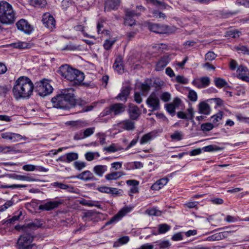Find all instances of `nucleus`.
Here are the masks:
<instances>
[{"instance_id":"obj_12","label":"nucleus","mask_w":249,"mask_h":249,"mask_svg":"<svg viewBox=\"0 0 249 249\" xmlns=\"http://www.w3.org/2000/svg\"><path fill=\"white\" fill-rule=\"evenodd\" d=\"M63 202L61 200L58 201H48L46 203L39 206V210L42 211H49L57 208L60 205L62 204Z\"/></svg>"},{"instance_id":"obj_38","label":"nucleus","mask_w":249,"mask_h":249,"mask_svg":"<svg viewBox=\"0 0 249 249\" xmlns=\"http://www.w3.org/2000/svg\"><path fill=\"white\" fill-rule=\"evenodd\" d=\"M31 3L33 5L39 7H44L47 4L46 0H31Z\"/></svg>"},{"instance_id":"obj_26","label":"nucleus","mask_w":249,"mask_h":249,"mask_svg":"<svg viewBox=\"0 0 249 249\" xmlns=\"http://www.w3.org/2000/svg\"><path fill=\"white\" fill-rule=\"evenodd\" d=\"M168 181L167 178H162L154 183L151 187V189L153 190H159L163 186L165 185Z\"/></svg>"},{"instance_id":"obj_8","label":"nucleus","mask_w":249,"mask_h":249,"mask_svg":"<svg viewBox=\"0 0 249 249\" xmlns=\"http://www.w3.org/2000/svg\"><path fill=\"white\" fill-rule=\"evenodd\" d=\"M132 210L131 207H124L122 208L119 212L113 216L109 221L107 222L105 226H107L110 224H115L120 221L122 218L125 216L127 213L130 212Z\"/></svg>"},{"instance_id":"obj_55","label":"nucleus","mask_w":249,"mask_h":249,"mask_svg":"<svg viewBox=\"0 0 249 249\" xmlns=\"http://www.w3.org/2000/svg\"><path fill=\"white\" fill-rule=\"evenodd\" d=\"M22 169L26 171H34L36 169V166L32 164H26L23 166Z\"/></svg>"},{"instance_id":"obj_44","label":"nucleus","mask_w":249,"mask_h":249,"mask_svg":"<svg viewBox=\"0 0 249 249\" xmlns=\"http://www.w3.org/2000/svg\"><path fill=\"white\" fill-rule=\"evenodd\" d=\"M95 128L94 127H89L85 129L83 133L85 138L89 137L92 135L95 131Z\"/></svg>"},{"instance_id":"obj_40","label":"nucleus","mask_w":249,"mask_h":249,"mask_svg":"<svg viewBox=\"0 0 249 249\" xmlns=\"http://www.w3.org/2000/svg\"><path fill=\"white\" fill-rule=\"evenodd\" d=\"M183 135L181 131H176L173 134L171 135V138L173 140L180 141L183 138Z\"/></svg>"},{"instance_id":"obj_23","label":"nucleus","mask_w":249,"mask_h":249,"mask_svg":"<svg viewBox=\"0 0 249 249\" xmlns=\"http://www.w3.org/2000/svg\"><path fill=\"white\" fill-rule=\"evenodd\" d=\"M130 90L131 88L128 86L123 87L122 89L121 92L116 97V98L121 101L126 102L127 97L130 94Z\"/></svg>"},{"instance_id":"obj_32","label":"nucleus","mask_w":249,"mask_h":249,"mask_svg":"<svg viewBox=\"0 0 249 249\" xmlns=\"http://www.w3.org/2000/svg\"><path fill=\"white\" fill-rule=\"evenodd\" d=\"M67 162H71L78 159V154L75 152H70L66 154Z\"/></svg>"},{"instance_id":"obj_10","label":"nucleus","mask_w":249,"mask_h":249,"mask_svg":"<svg viewBox=\"0 0 249 249\" xmlns=\"http://www.w3.org/2000/svg\"><path fill=\"white\" fill-rule=\"evenodd\" d=\"M125 18H124V24L131 26L135 24V20L134 17H138L140 15V13L135 12L130 9H126L125 10Z\"/></svg>"},{"instance_id":"obj_1","label":"nucleus","mask_w":249,"mask_h":249,"mask_svg":"<svg viewBox=\"0 0 249 249\" xmlns=\"http://www.w3.org/2000/svg\"><path fill=\"white\" fill-rule=\"evenodd\" d=\"M51 101L53 107L66 110L73 108L76 105L83 107L86 104L84 100L75 98V91L72 88L60 90L58 93L52 98Z\"/></svg>"},{"instance_id":"obj_63","label":"nucleus","mask_w":249,"mask_h":249,"mask_svg":"<svg viewBox=\"0 0 249 249\" xmlns=\"http://www.w3.org/2000/svg\"><path fill=\"white\" fill-rule=\"evenodd\" d=\"M122 192V191L121 189L118 190V189L116 188H112L110 187V191L109 194H111L113 195L118 196V195H121V193Z\"/></svg>"},{"instance_id":"obj_13","label":"nucleus","mask_w":249,"mask_h":249,"mask_svg":"<svg viewBox=\"0 0 249 249\" xmlns=\"http://www.w3.org/2000/svg\"><path fill=\"white\" fill-rule=\"evenodd\" d=\"M192 83L198 89L205 88L210 85V78L208 76L197 78L195 79Z\"/></svg>"},{"instance_id":"obj_21","label":"nucleus","mask_w":249,"mask_h":249,"mask_svg":"<svg viewBox=\"0 0 249 249\" xmlns=\"http://www.w3.org/2000/svg\"><path fill=\"white\" fill-rule=\"evenodd\" d=\"M1 137L6 140H8L11 142H14L18 141L23 139V137L17 133L4 132L1 134Z\"/></svg>"},{"instance_id":"obj_49","label":"nucleus","mask_w":249,"mask_h":249,"mask_svg":"<svg viewBox=\"0 0 249 249\" xmlns=\"http://www.w3.org/2000/svg\"><path fill=\"white\" fill-rule=\"evenodd\" d=\"M187 116H188V120H190L192 122H194V111L192 107H190L187 109Z\"/></svg>"},{"instance_id":"obj_61","label":"nucleus","mask_w":249,"mask_h":249,"mask_svg":"<svg viewBox=\"0 0 249 249\" xmlns=\"http://www.w3.org/2000/svg\"><path fill=\"white\" fill-rule=\"evenodd\" d=\"M171 239L175 241H180L183 239V236L181 232H178L175 234Z\"/></svg>"},{"instance_id":"obj_14","label":"nucleus","mask_w":249,"mask_h":249,"mask_svg":"<svg viewBox=\"0 0 249 249\" xmlns=\"http://www.w3.org/2000/svg\"><path fill=\"white\" fill-rule=\"evenodd\" d=\"M17 28L23 31L24 33L30 34L32 31V28L30 24L25 19H21L19 20L17 23Z\"/></svg>"},{"instance_id":"obj_41","label":"nucleus","mask_w":249,"mask_h":249,"mask_svg":"<svg viewBox=\"0 0 249 249\" xmlns=\"http://www.w3.org/2000/svg\"><path fill=\"white\" fill-rule=\"evenodd\" d=\"M160 98L162 101L167 102L171 100V95L168 92H164L160 94Z\"/></svg>"},{"instance_id":"obj_50","label":"nucleus","mask_w":249,"mask_h":249,"mask_svg":"<svg viewBox=\"0 0 249 249\" xmlns=\"http://www.w3.org/2000/svg\"><path fill=\"white\" fill-rule=\"evenodd\" d=\"M15 176L16 177L15 178L18 180H26L29 181H33L35 180L33 178L25 176L16 175Z\"/></svg>"},{"instance_id":"obj_33","label":"nucleus","mask_w":249,"mask_h":249,"mask_svg":"<svg viewBox=\"0 0 249 249\" xmlns=\"http://www.w3.org/2000/svg\"><path fill=\"white\" fill-rule=\"evenodd\" d=\"M158 229L159 233L163 234L169 231L171 229V227L167 224H160L159 225Z\"/></svg>"},{"instance_id":"obj_25","label":"nucleus","mask_w":249,"mask_h":249,"mask_svg":"<svg viewBox=\"0 0 249 249\" xmlns=\"http://www.w3.org/2000/svg\"><path fill=\"white\" fill-rule=\"evenodd\" d=\"M107 170V166L105 165H95L93 168V172L99 177H103L104 173Z\"/></svg>"},{"instance_id":"obj_53","label":"nucleus","mask_w":249,"mask_h":249,"mask_svg":"<svg viewBox=\"0 0 249 249\" xmlns=\"http://www.w3.org/2000/svg\"><path fill=\"white\" fill-rule=\"evenodd\" d=\"M216 55L213 52H209L205 54V60L212 61L216 58Z\"/></svg>"},{"instance_id":"obj_17","label":"nucleus","mask_w":249,"mask_h":249,"mask_svg":"<svg viewBox=\"0 0 249 249\" xmlns=\"http://www.w3.org/2000/svg\"><path fill=\"white\" fill-rule=\"evenodd\" d=\"M65 124L67 125L71 126L74 129H79L89 125V124L86 121L81 120L68 121Z\"/></svg>"},{"instance_id":"obj_39","label":"nucleus","mask_w":249,"mask_h":249,"mask_svg":"<svg viewBox=\"0 0 249 249\" xmlns=\"http://www.w3.org/2000/svg\"><path fill=\"white\" fill-rule=\"evenodd\" d=\"M147 1L151 2L153 5L161 8V9H165L166 8V4L158 0H146Z\"/></svg>"},{"instance_id":"obj_24","label":"nucleus","mask_w":249,"mask_h":249,"mask_svg":"<svg viewBox=\"0 0 249 249\" xmlns=\"http://www.w3.org/2000/svg\"><path fill=\"white\" fill-rule=\"evenodd\" d=\"M198 112L206 115L210 114L211 109L208 104L205 102H200L198 105Z\"/></svg>"},{"instance_id":"obj_58","label":"nucleus","mask_w":249,"mask_h":249,"mask_svg":"<svg viewBox=\"0 0 249 249\" xmlns=\"http://www.w3.org/2000/svg\"><path fill=\"white\" fill-rule=\"evenodd\" d=\"M95 154V153H94L93 152H87L85 154V157L86 159L88 161H89L93 160L94 159Z\"/></svg>"},{"instance_id":"obj_4","label":"nucleus","mask_w":249,"mask_h":249,"mask_svg":"<svg viewBox=\"0 0 249 249\" xmlns=\"http://www.w3.org/2000/svg\"><path fill=\"white\" fill-rule=\"evenodd\" d=\"M15 15V12L10 4L5 1H0V21L2 23H13L16 20Z\"/></svg>"},{"instance_id":"obj_16","label":"nucleus","mask_w":249,"mask_h":249,"mask_svg":"<svg viewBox=\"0 0 249 249\" xmlns=\"http://www.w3.org/2000/svg\"><path fill=\"white\" fill-rule=\"evenodd\" d=\"M148 28L151 31L157 34H164L167 31L166 26L156 23H148Z\"/></svg>"},{"instance_id":"obj_35","label":"nucleus","mask_w":249,"mask_h":249,"mask_svg":"<svg viewBox=\"0 0 249 249\" xmlns=\"http://www.w3.org/2000/svg\"><path fill=\"white\" fill-rule=\"evenodd\" d=\"M73 165L76 170L80 171L86 166V163L84 161L78 160L74 161Z\"/></svg>"},{"instance_id":"obj_2","label":"nucleus","mask_w":249,"mask_h":249,"mask_svg":"<svg viewBox=\"0 0 249 249\" xmlns=\"http://www.w3.org/2000/svg\"><path fill=\"white\" fill-rule=\"evenodd\" d=\"M34 88V84L29 78L20 76L15 81L12 91L16 99H25L32 94Z\"/></svg>"},{"instance_id":"obj_30","label":"nucleus","mask_w":249,"mask_h":249,"mask_svg":"<svg viewBox=\"0 0 249 249\" xmlns=\"http://www.w3.org/2000/svg\"><path fill=\"white\" fill-rule=\"evenodd\" d=\"M113 68L118 73H122L123 72V68L121 57H119L116 59L113 64Z\"/></svg>"},{"instance_id":"obj_9","label":"nucleus","mask_w":249,"mask_h":249,"mask_svg":"<svg viewBox=\"0 0 249 249\" xmlns=\"http://www.w3.org/2000/svg\"><path fill=\"white\" fill-rule=\"evenodd\" d=\"M148 107L151 108V111L158 110L160 108V100L154 92H152L147 99L146 101Z\"/></svg>"},{"instance_id":"obj_11","label":"nucleus","mask_w":249,"mask_h":249,"mask_svg":"<svg viewBox=\"0 0 249 249\" xmlns=\"http://www.w3.org/2000/svg\"><path fill=\"white\" fill-rule=\"evenodd\" d=\"M42 21L45 26L51 30L55 28V20L53 16L49 13H46L43 14Z\"/></svg>"},{"instance_id":"obj_6","label":"nucleus","mask_w":249,"mask_h":249,"mask_svg":"<svg viewBox=\"0 0 249 249\" xmlns=\"http://www.w3.org/2000/svg\"><path fill=\"white\" fill-rule=\"evenodd\" d=\"M34 237L29 233H24L19 237L16 247L17 249H32Z\"/></svg>"},{"instance_id":"obj_18","label":"nucleus","mask_w":249,"mask_h":249,"mask_svg":"<svg viewBox=\"0 0 249 249\" xmlns=\"http://www.w3.org/2000/svg\"><path fill=\"white\" fill-rule=\"evenodd\" d=\"M237 72L238 78L249 83V71L246 67L242 66H239L237 70Z\"/></svg>"},{"instance_id":"obj_54","label":"nucleus","mask_w":249,"mask_h":249,"mask_svg":"<svg viewBox=\"0 0 249 249\" xmlns=\"http://www.w3.org/2000/svg\"><path fill=\"white\" fill-rule=\"evenodd\" d=\"M165 107L166 109V110L170 113V114H174L175 112V109L176 107H175V105L174 104H166L165 105Z\"/></svg>"},{"instance_id":"obj_19","label":"nucleus","mask_w":249,"mask_h":249,"mask_svg":"<svg viewBox=\"0 0 249 249\" xmlns=\"http://www.w3.org/2000/svg\"><path fill=\"white\" fill-rule=\"evenodd\" d=\"M128 113L129 114L130 118L131 120H137L141 114V111L135 105H130L128 109Z\"/></svg>"},{"instance_id":"obj_43","label":"nucleus","mask_w":249,"mask_h":249,"mask_svg":"<svg viewBox=\"0 0 249 249\" xmlns=\"http://www.w3.org/2000/svg\"><path fill=\"white\" fill-rule=\"evenodd\" d=\"M188 98L192 102H196L197 100L196 92L194 90H190L189 91Z\"/></svg>"},{"instance_id":"obj_48","label":"nucleus","mask_w":249,"mask_h":249,"mask_svg":"<svg viewBox=\"0 0 249 249\" xmlns=\"http://www.w3.org/2000/svg\"><path fill=\"white\" fill-rule=\"evenodd\" d=\"M223 235V233H217L214 234L212 236H210L207 238L208 240L209 241H214V240H219L221 239L222 236Z\"/></svg>"},{"instance_id":"obj_62","label":"nucleus","mask_w":249,"mask_h":249,"mask_svg":"<svg viewBox=\"0 0 249 249\" xmlns=\"http://www.w3.org/2000/svg\"><path fill=\"white\" fill-rule=\"evenodd\" d=\"M236 50L241 51L244 54H249V49L246 46H241L237 47L236 48Z\"/></svg>"},{"instance_id":"obj_28","label":"nucleus","mask_w":249,"mask_h":249,"mask_svg":"<svg viewBox=\"0 0 249 249\" xmlns=\"http://www.w3.org/2000/svg\"><path fill=\"white\" fill-rule=\"evenodd\" d=\"M168 59L166 57L161 58L157 63L156 67L157 71H160L165 68L168 64Z\"/></svg>"},{"instance_id":"obj_64","label":"nucleus","mask_w":249,"mask_h":249,"mask_svg":"<svg viewBox=\"0 0 249 249\" xmlns=\"http://www.w3.org/2000/svg\"><path fill=\"white\" fill-rule=\"evenodd\" d=\"M159 212L155 209H152L150 210H147L145 211V213L149 215H158Z\"/></svg>"},{"instance_id":"obj_46","label":"nucleus","mask_w":249,"mask_h":249,"mask_svg":"<svg viewBox=\"0 0 249 249\" xmlns=\"http://www.w3.org/2000/svg\"><path fill=\"white\" fill-rule=\"evenodd\" d=\"M51 185L54 187H58L63 190H67L69 188L68 185L59 182H54L52 183Z\"/></svg>"},{"instance_id":"obj_31","label":"nucleus","mask_w":249,"mask_h":249,"mask_svg":"<svg viewBox=\"0 0 249 249\" xmlns=\"http://www.w3.org/2000/svg\"><path fill=\"white\" fill-rule=\"evenodd\" d=\"M214 82L216 87H217L218 88H221L225 86L228 87L227 82L222 78H216L214 79Z\"/></svg>"},{"instance_id":"obj_34","label":"nucleus","mask_w":249,"mask_h":249,"mask_svg":"<svg viewBox=\"0 0 249 249\" xmlns=\"http://www.w3.org/2000/svg\"><path fill=\"white\" fill-rule=\"evenodd\" d=\"M241 32L237 30H230L226 33L225 36L230 37L233 38L239 37L241 35Z\"/></svg>"},{"instance_id":"obj_60","label":"nucleus","mask_w":249,"mask_h":249,"mask_svg":"<svg viewBox=\"0 0 249 249\" xmlns=\"http://www.w3.org/2000/svg\"><path fill=\"white\" fill-rule=\"evenodd\" d=\"M105 150L109 152H115L118 150L115 144L113 143L108 147L104 148Z\"/></svg>"},{"instance_id":"obj_51","label":"nucleus","mask_w":249,"mask_h":249,"mask_svg":"<svg viewBox=\"0 0 249 249\" xmlns=\"http://www.w3.org/2000/svg\"><path fill=\"white\" fill-rule=\"evenodd\" d=\"M87 206L89 207H96L99 209H101V205H100L99 202L97 201H93L91 200H88V205Z\"/></svg>"},{"instance_id":"obj_42","label":"nucleus","mask_w":249,"mask_h":249,"mask_svg":"<svg viewBox=\"0 0 249 249\" xmlns=\"http://www.w3.org/2000/svg\"><path fill=\"white\" fill-rule=\"evenodd\" d=\"M42 226V223H41L38 221H34L33 222L29 223L27 225V228L31 230L36 229Z\"/></svg>"},{"instance_id":"obj_56","label":"nucleus","mask_w":249,"mask_h":249,"mask_svg":"<svg viewBox=\"0 0 249 249\" xmlns=\"http://www.w3.org/2000/svg\"><path fill=\"white\" fill-rule=\"evenodd\" d=\"M176 79L177 82L181 84H187L188 81V79L183 76L180 75L177 76Z\"/></svg>"},{"instance_id":"obj_3","label":"nucleus","mask_w":249,"mask_h":249,"mask_svg":"<svg viewBox=\"0 0 249 249\" xmlns=\"http://www.w3.org/2000/svg\"><path fill=\"white\" fill-rule=\"evenodd\" d=\"M57 72L66 80L73 82L75 85L80 84L84 79V74L81 71L71 67L68 65L61 66Z\"/></svg>"},{"instance_id":"obj_37","label":"nucleus","mask_w":249,"mask_h":249,"mask_svg":"<svg viewBox=\"0 0 249 249\" xmlns=\"http://www.w3.org/2000/svg\"><path fill=\"white\" fill-rule=\"evenodd\" d=\"M152 134L151 133H148L144 135L140 140V144H143L148 142L152 139Z\"/></svg>"},{"instance_id":"obj_47","label":"nucleus","mask_w":249,"mask_h":249,"mask_svg":"<svg viewBox=\"0 0 249 249\" xmlns=\"http://www.w3.org/2000/svg\"><path fill=\"white\" fill-rule=\"evenodd\" d=\"M115 42L114 40L106 39L104 43V47L106 50H110Z\"/></svg>"},{"instance_id":"obj_36","label":"nucleus","mask_w":249,"mask_h":249,"mask_svg":"<svg viewBox=\"0 0 249 249\" xmlns=\"http://www.w3.org/2000/svg\"><path fill=\"white\" fill-rule=\"evenodd\" d=\"M148 82V81H146L141 85V89L143 94L149 91L151 89L152 84Z\"/></svg>"},{"instance_id":"obj_5","label":"nucleus","mask_w":249,"mask_h":249,"mask_svg":"<svg viewBox=\"0 0 249 249\" xmlns=\"http://www.w3.org/2000/svg\"><path fill=\"white\" fill-rule=\"evenodd\" d=\"M126 106L123 103H115L105 108L100 113V117H104L107 115L117 116L122 114L125 109Z\"/></svg>"},{"instance_id":"obj_57","label":"nucleus","mask_w":249,"mask_h":249,"mask_svg":"<svg viewBox=\"0 0 249 249\" xmlns=\"http://www.w3.org/2000/svg\"><path fill=\"white\" fill-rule=\"evenodd\" d=\"M26 187H27L26 185H21V184H13V185H10L2 186V187L4 188H11V189L25 188Z\"/></svg>"},{"instance_id":"obj_15","label":"nucleus","mask_w":249,"mask_h":249,"mask_svg":"<svg viewBox=\"0 0 249 249\" xmlns=\"http://www.w3.org/2000/svg\"><path fill=\"white\" fill-rule=\"evenodd\" d=\"M76 178L85 181H96L97 178L89 170H86L77 175Z\"/></svg>"},{"instance_id":"obj_59","label":"nucleus","mask_w":249,"mask_h":249,"mask_svg":"<svg viewBox=\"0 0 249 249\" xmlns=\"http://www.w3.org/2000/svg\"><path fill=\"white\" fill-rule=\"evenodd\" d=\"M222 114L221 112L217 113V114L214 115L211 117L212 122L214 123L217 122L219 120L222 119Z\"/></svg>"},{"instance_id":"obj_45","label":"nucleus","mask_w":249,"mask_h":249,"mask_svg":"<svg viewBox=\"0 0 249 249\" xmlns=\"http://www.w3.org/2000/svg\"><path fill=\"white\" fill-rule=\"evenodd\" d=\"M213 128V124L210 123L203 124L201 125V129L203 131H209Z\"/></svg>"},{"instance_id":"obj_29","label":"nucleus","mask_w":249,"mask_h":249,"mask_svg":"<svg viewBox=\"0 0 249 249\" xmlns=\"http://www.w3.org/2000/svg\"><path fill=\"white\" fill-rule=\"evenodd\" d=\"M11 46L13 48H18L19 49H28L31 47L30 43L26 42H18L13 43L11 44Z\"/></svg>"},{"instance_id":"obj_27","label":"nucleus","mask_w":249,"mask_h":249,"mask_svg":"<svg viewBox=\"0 0 249 249\" xmlns=\"http://www.w3.org/2000/svg\"><path fill=\"white\" fill-rule=\"evenodd\" d=\"M125 175L123 172H112L107 174L105 177L107 180H117Z\"/></svg>"},{"instance_id":"obj_52","label":"nucleus","mask_w":249,"mask_h":249,"mask_svg":"<svg viewBox=\"0 0 249 249\" xmlns=\"http://www.w3.org/2000/svg\"><path fill=\"white\" fill-rule=\"evenodd\" d=\"M13 204V202L12 200L7 201L4 205L0 206V212H4Z\"/></svg>"},{"instance_id":"obj_22","label":"nucleus","mask_w":249,"mask_h":249,"mask_svg":"<svg viewBox=\"0 0 249 249\" xmlns=\"http://www.w3.org/2000/svg\"><path fill=\"white\" fill-rule=\"evenodd\" d=\"M120 128L128 131L133 130L135 128L134 122L129 119L124 120L118 124Z\"/></svg>"},{"instance_id":"obj_7","label":"nucleus","mask_w":249,"mask_h":249,"mask_svg":"<svg viewBox=\"0 0 249 249\" xmlns=\"http://www.w3.org/2000/svg\"><path fill=\"white\" fill-rule=\"evenodd\" d=\"M36 90L38 95L40 96L44 97L52 93L53 88L48 81L45 80L41 81L38 83L36 87Z\"/></svg>"},{"instance_id":"obj_20","label":"nucleus","mask_w":249,"mask_h":249,"mask_svg":"<svg viewBox=\"0 0 249 249\" xmlns=\"http://www.w3.org/2000/svg\"><path fill=\"white\" fill-rule=\"evenodd\" d=\"M120 0H107L105 5V11L117 10L119 7Z\"/></svg>"}]
</instances>
